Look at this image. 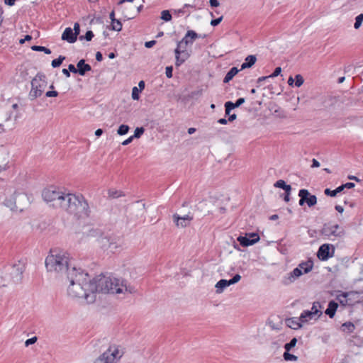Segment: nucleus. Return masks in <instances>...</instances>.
Returning a JSON list of instances; mask_svg holds the SVG:
<instances>
[{"label":"nucleus","mask_w":363,"mask_h":363,"mask_svg":"<svg viewBox=\"0 0 363 363\" xmlns=\"http://www.w3.org/2000/svg\"><path fill=\"white\" fill-rule=\"evenodd\" d=\"M69 284L67 294L72 298H82L88 303L94 302L96 286L89 274L81 268L72 267L66 277Z\"/></svg>","instance_id":"obj_1"},{"label":"nucleus","mask_w":363,"mask_h":363,"mask_svg":"<svg viewBox=\"0 0 363 363\" xmlns=\"http://www.w3.org/2000/svg\"><path fill=\"white\" fill-rule=\"evenodd\" d=\"M92 281L96 286V293L113 294H130L135 292L133 286L128 284L127 281L116 277L100 275Z\"/></svg>","instance_id":"obj_2"},{"label":"nucleus","mask_w":363,"mask_h":363,"mask_svg":"<svg viewBox=\"0 0 363 363\" xmlns=\"http://www.w3.org/2000/svg\"><path fill=\"white\" fill-rule=\"evenodd\" d=\"M45 267L48 272H53L57 277H66L72 265L69 255L62 251L52 250L45 259Z\"/></svg>","instance_id":"obj_3"},{"label":"nucleus","mask_w":363,"mask_h":363,"mask_svg":"<svg viewBox=\"0 0 363 363\" xmlns=\"http://www.w3.org/2000/svg\"><path fill=\"white\" fill-rule=\"evenodd\" d=\"M26 269V263L19 260L13 265L6 268L4 277H0V287L7 284H18L22 281L23 274Z\"/></svg>","instance_id":"obj_4"},{"label":"nucleus","mask_w":363,"mask_h":363,"mask_svg":"<svg viewBox=\"0 0 363 363\" xmlns=\"http://www.w3.org/2000/svg\"><path fill=\"white\" fill-rule=\"evenodd\" d=\"M189 37H191V40H196L199 35L195 31L190 30L187 31L182 40L178 42L177 48L174 50L175 65L177 67H179L189 57V54L186 51V46L190 42L189 41Z\"/></svg>","instance_id":"obj_5"},{"label":"nucleus","mask_w":363,"mask_h":363,"mask_svg":"<svg viewBox=\"0 0 363 363\" xmlns=\"http://www.w3.org/2000/svg\"><path fill=\"white\" fill-rule=\"evenodd\" d=\"M123 349L118 345H111L95 359L94 363H116L123 355Z\"/></svg>","instance_id":"obj_6"},{"label":"nucleus","mask_w":363,"mask_h":363,"mask_svg":"<svg viewBox=\"0 0 363 363\" xmlns=\"http://www.w3.org/2000/svg\"><path fill=\"white\" fill-rule=\"evenodd\" d=\"M64 194L59 188L50 186L43 191L42 196L45 201L50 203L55 208H59Z\"/></svg>","instance_id":"obj_7"},{"label":"nucleus","mask_w":363,"mask_h":363,"mask_svg":"<svg viewBox=\"0 0 363 363\" xmlns=\"http://www.w3.org/2000/svg\"><path fill=\"white\" fill-rule=\"evenodd\" d=\"M47 86L45 76L43 74H37L31 81V89L28 97L33 101L40 97L44 92Z\"/></svg>","instance_id":"obj_8"},{"label":"nucleus","mask_w":363,"mask_h":363,"mask_svg":"<svg viewBox=\"0 0 363 363\" xmlns=\"http://www.w3.org/2000/svg\"><path fill=\"white\" fill-rule=\"evenodd\" d=\"M67 213L78 218L88 217L89 216V204L82 195L78 194L77 202H74V204L70 207Z\"/></svg>","instance_id":"obj_9"},{"label":"nucleus","mask_w":363,"mask_h":363,"mask_svg":"<svg viewBox=\"0 0 363 363\" xmlns=\"http://www.w3.org/2000/svg\"><path fill=\"white\" fill-rule=\"evenodd\" d=\"M362 294L358 291L342 292V297L345 298V301L342 300V305H353L362 301L363 300V296H361Z\"/></svg>","instance_id":"obj_10"},{"label":"nucleus","mask_w":363,"mask_h":363,"mask_svg":"<svg viewBox=\"0 0 363 363\" xmlns=\"http://www.w3.org/2000/svg\"><path fill=\"white\" fill-rule=\"evenodd\" d=\"M77 197L78 195L77 194L65 193L62 199H61V203L59 208L67 212L70 207L74 204V202H77Z\"/></svg>","instance_id":"obj_11"},{"label":"nucleus","mask_w":363,"mask_h":363,"mask_svg":"<svg viewBox=\"0 0 363 363\" xmlns=\"http://www.w3.org/2000/svg\"><path fill=\"white\" fill-rule=\"evenodd\" d=\"M321 233L328 238L337 237L340 233L339 225L331 222L325 223L321 230Z\"/></svg>","instance_id":"obj_12"},{"label":"nucleus","mask_w":363,"mask_h":363,"mask_svg":"<svg viewBox=\"0 0 363 363\" xmlns=\"http://www.w3.org/2000/svg\"><path fill=\"white\" fill-rule=\"evenodd\" d=\"M259 240V236L257 233L246 234L245 236H239L238 241L243 247L252 245Z\"/></svg>","instance_id":"obj_13"},{"label":"nucleus","mask_w":363,"mask_h":363,"mask_svg":"<svg viewBox=\"0 0 363 363\" xmlns=\"http://www.w3.org/2000/svg\"><path fill=\"white\" fill-rule=\"evenodd\" d=\"M172 219L178 228H185L189 225L191 221L193 220V216L189 214L185 215L184 216H180L177 213H174L172 216Z\"/></svg>","instance_id":"obj_14"},{"label":"nucleus","mask_w":363,"mask_h":363,"mask_svg":"<svg viewBox=\"0 0 363 363\" xmlns=\"http://www.w3.org/2000/svg\"><path fill=\"white\" fill-rule=\"evenodd\" d=\"M303 273L299 268H295L292 272L289 273L282 279V283L284 285H289L293 283L297 278L301 277Z\"/></svg>","instance_id":"obj_15"},{"label":"nucleus","mask_w":363,"mask_h":363,"mask_svg":"<svg viewBox=\"0 0 363 363\" xmlns=\"http://www.w3.org/2000/svg\"><path fill=\"white\" fill-rule=\"evenodd\" d=\"M26 198V196L23 194L14 192L13 196L11 199H6L4 201V203L6 206L10 208L11 209L18 208V206L17 204V200H21Z\"/></svg>","instance_id":"obj_16"},{"label":"nucleus","mask_w":363,"mask_h":363,"mask_svg":"<svg viewBox=\"0 0 363 363\" xmlns=\"http://www.w3.org/2000/svg\"><path fill=\"white\" fill-rule=\"evenodd\" d=\"M318 257L320 260H327L329 257H332L330 255V245L329 244H323L322 245L318 251L317 253Z\"/></svg>","instance_id":"obj_17"},{"label":"nucleus","mask_w":363,"mask_h":363,"mask_svg":"<svg viewBox=\"0 0 363 363\" xmlns=\"http://www.w3.org/2000/svg\"><path fill=\"white\" fill-rule=\"evenodd\" d=\"M77 38L74 34L73 30L71 28H67L62 35V40H66L69 43H74Z\"/></svg>","instance_id":"obj_18"},{"label":"nucleus","mask_w":363,"mask_h":363,"mask_svg":"<svg viewBox=\"0 0 363 363\" xmlns=\"http://www.w3.org/2000/svg\"><path fill=\"white\" fill-rule=\"evenodd\" d=\"M302 321L299 318H290L286 320V324L288 327L294 330H298L302 327Z\"/></svg>","instance_id":"obj_19"},{"label":"nucleus","mask_w":363,"mask_h":363,"mask_svg":"<svg viewBox=\"0 0 363 363\" xmlns=\"http://www.w3.org/2000/svg\"><path fill=\"white\" fill-rule=\"evenodd\" d=\"M245 102L244 98H239L235 103H233L232 101H227L225 104V114L229 115L230 112L232 109H234L237 107H239L240 105H242Z\"/></svg>","instance_id":"obj_20"},{"label":"nucleus","mask_w":363,"mask_h":363,"mask_svg":"<svg viewBox=\"0 0 363 363\" xmlns=\"http://www.w3.org/2000/svg\"><path fill=\"white\" fill-rule=\"evenodd\" d=\"M82 233L86 237H98L101 234L99 229H95L90 225L85 226L83 229Z\"/></svg>","instance_id":"obj_21"},{"label":"nucleus","mask_w":363,"mask_h":363,"mask_svg":"<svg viewBox=\"0 0 363 363\" xmlns=\"http://www.w3.org/2000/svg\"><path fill=\"white\" fill-rule=\"evenodd\" d=\"M77 67L78 68V73L81 76H84L86 72L91 69V66L89 64H86L84 60H80L77 64Z\"/></svg>","instance_id":"obj_22"},{"label":"nucleus","mask_w":363,"mask_h":363,"mask_svg":"<svg viewBox=\"0 0 363 363\" xmlns=\"http://www.w3.org/2000/svg\"><path fill=\"white\" fill-rule=\"evenodd\" d=\"M338 307V303L334 301H331L329 302L328 308L325 310V314H327L330 318H333L337 308Z\"/></svg>","instance_id":"obj_23"},{"label":"nucleus","mask_w":363,"mask_h":363,"mask_svg":"<svg viewBox=\"0 0 363 363\" xmlns=\"http://www.w3.org/2000/svg\"><path fill=\"white\" fill-rule=\"evenodd\" d=\"M313 267V262L311 260H308L306 262H301V264H298V266L297 267L299 268L300 270H301L303 273L306 274L312 270Z\"/></svg>","instance_id":"obj_24"},{"label":"nucleus","mask_w":363,"mask_h":363,"mask_svg":"<svg viewBox=\"0 0 363 363\" xmlns=\"http://www.w3.org/2000/svg\"><path fill=\"white\" fill-rule=\"evenodd\" d=\"M312 319L317 320L318 318L316 316H315L308 310L303 311L300 315V320L302 321V323H307L308 320H312Z\"/></svg>","instance_id":"obj_25"},{"label":"nucleus","mask_w":363,"mask_h":363,"mask_svg":"<svg viewBox=\"0 0 363 363\" xmlns=\"http://www.w3.org/2000/svg\"><path fill=\"white\" fill-rule=\"evenodd\" d=\"M257 58L255 55H248L241 65V69L251 67L255 62Z\"/></svg>","instance_id":"obj_26"},{"label":"nucleus","mask_w":363,"mask_h":363,"mask_svg":"<svg viewBox=\"0 0 363 363\" xmlns=\"http://www.w3.org/2000/svg\"><path fill=\"white\" fill-rule=\"evenodd\" d=\"M321 308L322 306L320 302L316 301L313 303V306L310 311L318 318L322 315Z\"/></svg>","instance_id":"obj_27"},{"label":"nucleus","mask_w":363,"mask_h":363,"mask_svg":"<svg viewBox=\"0 0 363 363\" xmlns=\"http://www.w3.org/2000/svg\"><path fill=\"white\" fill-rule=\"evenodd\" d=\"M238 72H239V70L237 67H232L228 72V73L225 74V76L223 79V82L224 83L229 82L233 78V77L238 74Z\"/></svg>","instance_id":"obj_28"},{"label":"nucleus","mask_w":363,"mask_h":363,"mask_svg":"<svg viewBox=\"0 0 363 363\" xmlns=\"http://www.w3.org/2000/svg\"><path fill=\"white\" fill-rule=\"evenodd\" d=\"M230 284L229 282V280H226V279H220V281H218L217 282V284H216V291L217 293H220L223 291V290L230 286Z\"/></svg>","instance_id":"obj_29"},{"label":"nucleus","mask_w":363,"mask_h":363,"mask_svg":"<svg viewBox=\"0 0 363 363\" xmlns=\"http://www.w3.org/2000/svg\"><path fill=\"white\" fill-rule=\"evenodd\" d=\"M307 196H309V192L307 189H301L298 192V196L300 197L299 205L303 206L306 203V199Z\"/></svg>","instance_id":"obj_30"},{"label":"nucleus","mask_w":363,"mask_h":363,"mask_svg":"<svg viewBox=\"0 0 363 363\" xmlns=\"http://www.w3.org/2000/svg\"><path fill=\"white\" fill-rule=\"evenodd\" d=\"M274 186L283 189L285 191H291V186L286 184V182L282 179L277 181L274 184Z\"/></svg>","instance_id":"obj_31"},{"label":"nucleus","mask_w":363,"mask_h":363,"mask_svg":"<svg viewBox=\"0 0 363 363\" xmlns=\"http://www.w3.org/2000/svg\"><path fill=\"white\" fill-rule=\"evenodd\" d=\"M355 329L354 323L351 322H346L342 324V331L352 333Z\"/></svg>","instance_id":"obj_32"},{"label":"nucleus","mask_w":363,"mask_h":363,"mask_svg":"<svg viewBox=\"0 0 363 363\" xmlns=\"http://www.w3.org/2000/svg\"><path fill=\"white\" fill-rule=\"evenodd\" d=\"M349 342L351 345L361 347L363 345V339L358 336H352V338L349 340Z\"/></svg>","instance_id":"obj_33"},{"label":"nucleus","mask_w":363,"mask_h":363,"mask_svg":"<svg viewBox=\"0 0 363 363\" xmlns=\"http://www.w3.org/2000/svg\"><path fill=\"white\" fill-rule=\"evenodd\" d=\"M306 203L308 207H312L317 203V197L309 194V196H307V199H306Z\"/></svg>","instance_id":"obj_34"},{"label":"nucleus","mask_w":363,"mask_h":363,"mask_svg":"<svg viewBox=\"0 0 363 363\" xmlns=\"http://www.w3.org/2000/svg\"><path fill=\"white\" fill-rule=\"evenodd\" d=\"M324 193L327 196H330L332 197L336 196L337 194L340 193V186L337 187L334 190H330V189H325Z\"/></svg>","instance_id":"obj_35"},{"label":"nucleus","mask_w":363,"mask_h":363,"mask_svg":"<svg viewBox=\"0 0 363 363\" xmlns=\"http://www.w3.org/2000/svg\"><path fill=\"white\" fill-rule=\"evenodd\" d=\"M108 194L109 197L113 199H116L124 196V194L121 191L115 189L108 190Z\"/></svg>","instance_id":"obj_36"},{"label":"nucleus","mask_w":363,"mask_h":363,"mask_svg":"<svg viewBox=\"0 0 363 363\" xmlns=\"http://www.w3.org/2000/svg\"><path fill=\"white\" fill-rule=\"evenodd\" d=\"M31 49L33 50V51H40V52H44L45 54H50L51 53V50L49 49V48H47L45 47H43V46H40V45H33L31 47Z\"/></svg>","instance_id":"obj_37"},{"label":"nucleus","mask_w":363,"mask_h":363,"mask_svg":"<svg viewBox=\"0 0 363 363\" xmlns=\"http://www.w3.org/2000/svg\"><path fill=\"white\" fill-rule=\"evenodd\" d=\"M65 60V56L60 55L58 58L55 59L52 61L51 65H52V67H54V68L58 67L61 65V64L62 63V62Z\"/></svg>","instance_id":"obj_38"},{"label":"nucleus","mask_w":363,"mask_h":363,"mask_svg":"<svg viewBox=\"0 0 363 363\" xmlns=\"http://www.w3.org/2000/svg\"><path fill=\"white\" fill-rule=\"evenodd\" d=\"M297 343V339L294 337L291 340V341L284 345V349L286 351L289 352L293 347L296 346Z\"/></svg>","instance_id":"obj_39"},{"label":"nucleus","mask_w":363,"mask_h":363,"mask_svg":"<svg viewBox=\"0 0 363 363\" xmlns=\"http://www.w3.org/2000/svg\"><path fill=\"white\" fill-rule=\"evenodd\" d=\"M284 359L286 361H297L298 357L285 351L283 354Z\"/></svg>","instance_id":"obj_40"},{"label":"nucleus","mask_w":363,"mask_h":363,"mask_svg":"<svg viewBox=\"0 0 363 363\" xmlns=\"http://www.w3.org/2000/svg\"><path fill=\"white\" fill-rule=\"evenodd\" d=\"M129 130V126L127 125H121L117 130V133L120 135H125Z\"/></svg>","instance_id":"obj_41"},{"label":"nucleus","mask_w":363,"mask_h":363,"mask_svg":"<svg viewBox=\"0 0 363 363\" xmlns=\"http://www.w3.org/2000/svg\"><path fill=\"white\" fill-rule=\"evenodd\" d=\"M111 28L113 30L120 31L122 29L121 22L116 19L115 21L111 22Z\"/></svg>","instance_id":"obj_42"},{"label":"nucleus","mask_w":363,"mask_h":363,"mask_svg":"<svg viewBox=\"0 0 363 363\" xmlns=\"http://www.w3.org/2000/svg\"><path fill=\"white\" fill-rule=\"evenodd\" d=\"M363 21V13L358 15L355 18V23L354 24V28L355 29H358L360 28Z\"/></svg>","instance_id":"obj_43"},{"label":"nucleus","mask_w":363,"mask_h":363,"mask_svg":"<svg viewBox=\"0 0 363 363\" xmlns=\"http://www.w3.org/2000/svg\"><path fill=\"white\" fill-rule=\"evenodd\" d=\"M161 18L164 21H169L172 19V15L167 10H164L161 13Z\"/></svg>","instance_id":"obj_44"},{"label":"nucleus","mask_w":363,"mask_h":363,"mask_svg":"<svg viewBox=\"0 0 363 363\" xmlns=\"http://www.w3.org/2000/svg\"><path fill=\"white\" fill-rule=\"evenodd\" d=\"M295 80V86L297 87H300L304 82V79L301 74H296Z\"/></svg>","instance_id":"obj_45"},{"label":"nucleus","mask_w":363,"mask_h":363,"mask_svg":"<svg viewBox=\"0 0 363 363\" xmlns=\"http://www.w3.org/2000/svg\"><path fill=\"white\" fill-rule=\"evenodd\" d=\"M94 37V33L91 30H88L86 31V34L84 36L83 35H81L79 37V40H83V39H86L87 41H90L91 40V39L93 38Z\"/></svg>","instance_id":"obj_46"},{"label":"nucleus","mask_w":363,"mask_h":363,"mask_svg":"<svg viewBox=\"0 0 363 363\" xmlns=\"http://www.w3.org/2000/svg\"><path fill=\"white\" fill-rule=\"evenodd\" d=\"M144 131H145V129L143 127L136 128L134 131V135H133V138H140V136L143 134Z\"/></svg>","instance_id":"obj_47"},{"label":"nucleus","mask_w":363,"mask_h":363,"mask_svg":"<svg viewBox=\"0 0 363 363\" xmlns=\"http://www.w3.org/2000/svg\"><path fill=\"white\" fill-rule=\"evenodd\" d=\"M140 89L138 88H137L136 86H134L132 89V98L134 100H138L139 99V92H140Z\"/></svg>","instance_id":"obj_48"},{"label":"nucleus","mask_w":363,"mask_h":363,"mask_svg":"<svg viewBox=\"0 0 363 363\" xmlns=\"http://www.w3.org/2000/svg\"><path fill=\"white\" fill-rule=\"evenodd\" d=\"M241 279V276L240 274H235L231 279L229 280L230 285L234 284L238 282Z\"/></svg>","instance_id":"obj_49"},{"label":"nucleus","mask_w":363,"mask_h":363,"mask_svg":"<svg viewBox=\"0 0 363 363\" xmlns=\"http://www.w3.org/2000/svg\"><path fill=\"white\" fill-rule=\"evenodd\" d=\"M173 67L172 66L167 67L165 69V74L167 78L172 77Z\"/></svg>","instance_id":"obj_50"},{"label":"nucleus","mask_w":363,"mask_h":363,"mask_svg":"<svg viewBox=\"0 0 363 363\" xmlns=\"http://www.w3.org/2000/svg\"><path fill=\"white\" fill-rule=\"evenodd\" d=\"M281 72V68L280 67H276L275 69L274 70L273 73L272 74H270L269 77H276L279 74H280Z\"/></svg>","instance_id":"obj_51"},{"label":"nucleus","mask_w":363,"mask_h":363,"mask_svg":"<svg viewBox=\"0 0 363 363\" xmlns=\"http://www.w3.org/2000/svg\"><path fill=\"white\" fill-rule=\"evenodd\" d=\"M37 341V337H33L31 338H29L28 339L26 342H25V345L26 347L30 345H33L34 344L35 342Z\"/></svg>","instance_id":"obj_52"},{"label":"nucleus","mask_w":363,"mask_h":363,"mask_svg":"<svg viewBox=\"0 0 363 363\" xmlns=\"http://www.w3.org/2000/svg\"><path fill=\"white\" fill-rule=\"evenodd\" d=\"M73 33L77 37L80 32V27L78 23H75L74 25Z\"/></svg>","instance_id":"obj_53"},{"label":"nucleus","mask_w":363,"mask_h":363,"mask_svg":"<svg viewBox=\"0 0 363 363\" xmlns=\"http://www.w3.org/2000/svg\"><path fill=\"white\" fill-rule=\"evenodd\" d=\"M45 96L47 97H56L58 96V92L57 91H48L45 93Z\"/></svg>","instance_id":"obj_54"},{"label":"nucleus","mask_w":363,"mask_h":363,"mask_svg":"<svg viewBox=\"0 0 363 363\" xmlns=\"http://www.w3.org/2000/svg\"><path fill=\"white\" fill-rule=\"evenodd\" d=\"M222 19H223V16H220L218 18L213 19L211 21V25L213 26H218L221 22Z\"/></svg>","instance_id":"obj_55"},{"label":"nucleus","mask_w":363,"mask_h":363,"mask_svg":"<svg viewBox=\"0 0 363 363\" xmlns=\"http://www.w3.org/2000/svg\"><path fill=\"white\" fill-rule=\"evenodd\" d=\"M354 186V184L352 182L345 183L344 184H342V191L344 189H351V188H353Z\"/></svg>","instance_id":"obj_56"},{"label":"nucleus","mask_w":363,"mask_h":363,"mask_svg":"<svg viewBox=\"0 0 363 363\" xmlns=\"http://www.w3.org/2000/svg\"><path fill=\"white\" fill-rule=\"evenodd\" d=\"M68 70L69 71V72H71L72 73H78V68H76L74 65L72 64H70L68 66Z\"/></svg>","instance_id":"obj_57"},{"label":"nucleus","mask_w":363,"mask_h":363,"mask_svg":"<svg viewBox=\"0 0 363 363\" xmlns=\"http://www.w3.org/2000/svg\"><path fill=\"white\" fill-rule=\"evenodd\" d=\"M156 43V41L155 40H150V41H147L145 43V46L147 48H150L152 47H153Z\"/></svg>","instance_id":"obj_58"},{"label":"nucleus","mask_w":363,"mask_h":363,"mask_svg":"<svg viewBox=\"0 0 363 363\" xmlns=\"http://www.w3.org/2000/svg\"><path fill=\"white\" fill-rule=\"evenodd\" d=\"M320 167L319 162L315 159H313L311 167L314 168V167Z\"/></svg>","instance_id":"obj_59"},{"label":"nucleus","mask_w":363,"mask_h":363,"mask_svg":"<svg viewBox=\"0 0 363 363\" xmlns=\"http://www.w3.org/2000/svg\"><path fill=\"white\" fill-rule=\"evenodd\" d=\"M133 139V136H130L129 137L128 139L125 140L123 143H122V145H128L129 143H130L132 142Z\"/></svg>","instance_id":"obj_60"},{"label":"nucleus","mask_w":363,"mask_h":363,"mask_svg":"<svg viewBox=\"0 0 363 363\" xmlns=\"http://www.w3.org/2000/svg\"><path fill=\"white\" fill-rule=\"evenodd\" d=\"M210 5L212 7H217L219 6V2L217 0H210Z\"/></svg>","instance_id":"obj_61"},{"label":"nucleus","mask_w":363,"mask_h":363,"mask_svg":"<svg viewBox=\"0 0 363 363\" xmlns=\"http://www.w3.org/2000/svg\"><path fill=\"white\" fill-rule=\"evenodd\" d=\"M96 60L101 62L103 60V55L100 52H97L96 54Z\"/></svg>","instance_id":"obj_62"},{"label":"nucleus","mask_w":363,"mask_h":363,"mask_svg":"<svg viewBox=\"0 0 363 363\" xmlns=\"http://www.w3.org/2000/svg\"><path fill=\"white\" fill-rule=\"evenodd\" d=\"M290 194H291V191H285V196H284V201L286 202L289 201V200H290V198H289Z\"/></svg>","instance_id":"obj_63"},{"label":"nucleus","mask_w":363,"mask_h":363,"mask_svg":"<svg viewBox=\"0 0 363 363\" xmlns=\"http://www.w3.org/2000/svg\"><path fill=\"white\" fill-rule=\"evenodd\" d=\"M138 86H139L140 91H143L145 89V82L143 80L139 82Z\"/></svg>","instance_id":"obj_64"}]
</instances>
